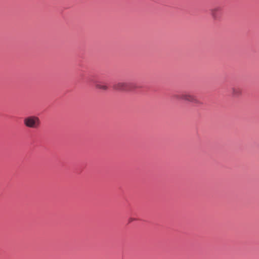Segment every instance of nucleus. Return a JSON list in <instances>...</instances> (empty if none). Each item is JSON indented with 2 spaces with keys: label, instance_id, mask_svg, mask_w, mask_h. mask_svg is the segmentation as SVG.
I'll return each instance as SVG.
<instances>
[{
  "label": "nucleus",
  "instance_id": "5",
  "mask_svg": "<svg viewBox=\"0 0 259 259\" xmlns=\"http://www.w3.org/2000/svg\"><path fill=\"white\" fill-rule=\"evenodd\" d=\"M95 87L96 88L103 91H106L108 88L106 83L99 81L95 82Z\"/></svg>",
  "mask_w": 259,
  "mask_h": 259
},
{
  "label": "nucleus",
  "instance_id": "2",
  "mask_svg": "<svg viewBox=\"0 0 259 259\" xmlns=\"http://www.w3.org/2000/svg\"><path fill=\"white\" fill-rule=\"evenodd\" d=\"M24 125L29 128H37L40 125L39 118L35 116H29L24 119Z\"/></svg>",
  "mask_w": 259,
  "mask_h": 259
},
{
  "label": "nucleus",
  "instance_id": "1",
  "mask_svg": "<svg viewBox=\"0 0 259 259\" xmlns=\"http://www.w3.org/2000/svg\"><path fill=\"white\" fill-rule=\"evenodd\" d=\"M174 97L177 99L188 101L197 105L202 104V102L200 100L194 95L190 93H183L180 95H176Z\"/></svg>",
  "mask_w": 259,
  "mask_h": 259
},
{
  "label": "nucleus",
  "instance_id": "6",
  "mask_svg": "<svg viewBox=\"0 0 259 259\" xmlns=\"http://www.w3.org/2000/svg\"><path fill=\"white\" fill-rule=\"evenodd\" d=\"M232 95L234 97H239L241 95L242 91L241 89L239 87H233L231 90Z\"/></svg>",
  "mask_w": 259,
  "mask_h": 259
},
{
  "label": "nucleus",
  "instance_id": "4",
  "mask_svg": "<svg viewBox=\"0 0 259 259\" xmlns=\"http://www.w3.org/2000/svg\"><path fill=\"white\" fill-rule=\"evenodd\" d=\"M113 88L114 90L119 91H129L131 90L130 84L124 82H119L115 83Z\"/></svg>",
  "mask_w": 259,
  "mask_h": 259
},
{
  "label": "nucleus",
  "instance_id": "3",
  "mask_svg": "<svg viewBox=\"0 0 259 259\" xmlns=\"http://www.w3.org/2000/svg\"><path fill=\"white\" fill-rule=\"evenodd\" d=\"M222 8L220 6L215 7L210 10V15L214 20L220 19L222 15Z\"/></svg>",
  "mask_w": 259,
  "mask_h": 259
}]
</instances>
